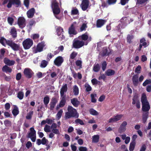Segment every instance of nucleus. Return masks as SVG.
<instances>
[{
	"mask_svg": "<svg viewBox=\"0 0 151 151\" xmlns=\"http://www.w3.org/2000/svg\"><path fill=\"white\" fill-rule=\"evenodd\" d=\"M47 64V62L45 60H43L41 62L40 67L42 68H45Z\"/></svg>",
	"mask_w": 151,
	"mask_h": 151,
	"instance_id": "49530a36",
	"label": "nucleus"
},
{
	"mask_svg": "<svg viewBox=\"0 0 151 151\" xmlns=\"http://www.w3.org/2000/svg\"><path fill=\"white\" fill-rule=\"evenodd\" d=\"M78 38L83 40H86V41L85 43L87 42L88 43L91 41L92 39L91 36L87 32H86L81 35L79 36Z\"/></svg>",
	"mask_w": 151,
	"mask_h": 151,
	"instance_id": "6e6552de",
	"label": "nucleus"
},
{
	"mask_svg": "<svg viewBox=\"0 0 151 151\" xmlns=\"http://www.w3.org/2000/svg\"><path fill=\"white\" fill-rule=\"evenodd\" d=\"M51 127L50 126L46 125L44 128V130L45 132H50L51 131Z\"/></svg>",
	"mask_w": 151,
	"mask_h": 151,
	"instance_id": "de8ad7c7",
	"label": "nucleus"
},
{
	"mask_svg": "<svg viewBox=\"0 0 151 151\" xmlns=\"http://www.w3.org/2000/svg\"><path fill=\"white\" fill-rule=\"evenodd\" d=\"M4 62L8 65L11 66L14 64L15 62L14 60H10L7 58H5L4 59Z\"/></svg>",
	"mask_w": 151,
	"mask_h": 151,
	"instance_id": "412c9836",
	"label": "nucleus"
},
{
	"mask_svg": "<svg viewBox=\"0 0 151 151\" xmlns=\"http://www.w3.org/2000/svg\"><path fill=\"white\" fill-rule=\"evenodd\" d=\"M88 0H83L80 6L83 10L85 11L88 8Z\"/></svg>",
	"mask_w": 151,
	"mask_h": 151,
	"instance_id": "4468645a",
	"label": "nucleus"
},
{
	"mask_svg": "<svg viewBox=\"0 0 151 151\" xmlns=\"http://www.w3.org/2000/svg\"><path fill=\"white\" fill-rule=\"evenodd\" d=\"M61 100L59 104V107H62L65 105V97H61Z\"/></svg>",
	"mask_w": 151,
	"mask_h": 151,
	"instance_id": "473e14b6",
	"label": "nucleus"
},
{
	"mask_svg": "<svg viewBox=\"0 0 151 151\" xmlns=\"http://www.w3.org/2000/svg\"><path fill=\"white\" fill-rule=\"evenodd\" d=\"M91 101L93 103H95L96 102V94H92L91 95Z\"/></svg>",
	"mask_w": 151,
	"mask_h": 151,
	"instance_id": "e433bc0d",
	"label": "nucleus"
},
{
	"mask_svg": "<svg viewBox=\"0 0 151 151\" xmlns=\"http://www.w3.org/2000/svg\"><path fill=\"white\" fill-rule=\"evenodd\" d=\"M133 104H136V106L137 108H140V104L139 100L138 99L137 96L136 95L134 96L132 102Z\"/></svg>",
	"mask_w": 151,
	"mask_h": 151,
	"instance_id": "6ab92c4d",
	"label": "nucleus"
},
{
	"mask_svg": "<svg viewBox=\"0 0 151 151\" xmlns=\"http://www.w3.org/2000/svg\"><path fill=\"white\" fill-rule=\"evenodd\" d=\"M99 136L98 135H94L92 137V142L93 143H97L99 140Z\"/></svg>",
	"mask_w": 151,
	"mask_h": 151,
	"instance_id": "bb28decb",
	"label": "nucleus"
},
{
	"mask_svg": "<svg viewBox=\"0 0 151 151\" xmlns=\"http://www.w3.org/2000/svg\"><path fill=\"white\" fill-rule=\"evenodd\" d=\"M88 43H85L82 40L80 41L76 39L73 41V47L76 48H79L82 47L84 45H86Z\"/></svg>",
	"mask_w": 151,
	"mask_h": 151,
	"instance_id": "20e7f679",
	"label": "nucleus"
},
{
	"mask_svg": "<svg viewBox=\"0 0 151 151\" xmlns=\"http://www.w3.org/2000/svg\"><path fill=\"white\" fill-rule=\"evenodd\" d=\"M24 73L25 76L28 78H30L33 75V73L32 70L29 68H26L24 69Z\"/></svg>",
	"mask_w": 151,
	"mask_h": 151,
	"instance_id": "ddd939ff",
	"label": "nucleus"
},
{
	"mask_svg": "<svg viewBox=\"0 0 151 151\" xmlns=\"http://www.w3.org/2000/svg\"><path fill=\"white\" fill-rule=\"evenodd\" d=\"M151 83V80L150 79H147L143 83V86H145L148 84Z\"/></svg>",
	"mask_w": 151,
	"mask_h": 151,
	"instance_id": "603ef678",
	"label": "nucleus"
},
{
	"mask_svg": "<svg viewBox=\"0 0 151 151\" xmlns=\"http://www.w3.org/2000/svg\"><path fill=\"white\" fill-rule=\"evenodd\" d=\"M10 41L8 40L7 41L4 38V37H1L0 40V42L2 44L3 46H5L6 44L8 45V42H10Z\"/></svg>",
	"mask_w": 151,
	"mask_h": 151,
	"instance_id": "c85d7f7f",
	"label": "nucleus"
},
{
	"mask_svg": "<svg viewBox=\"0 0 151 151\" xmlns=\"http://www.w3.org/2000/svg\"><path fill=\"white\" fill-rule=\"evenodd\" d=\"M33 41L29 38L25 40L22 43L25 49H29L33 45Z\"/></svg>",
	"mask_w": 151,
	"mask_h": 151,
	"instance_id": "423d86ee",
	"label": "nucleus"
},
{
	"mask_svg": "<svg viewBox=\"0 0 151 151\" xmlns=\"http://www.w3.org/2000/svg\"><path fill=\"white\" fill-rule=\"evenodd\" d=\"M68 112L66 113L65 117L66 119H69L71 117L78 118V114L75 109L71 106H69L68 108Z\"/></svg>",
	"mask_w": 151,
	"mask_h": 151,
	"instance_id": "7ed1b4c3",
	"label": "nucleus"
},
{
	"mask_svg": "<svg viewBox=\"0 0 151 151\" xmlns=\"http://www.w3.org/2000/svg\"><path fill=\"white\" fill-rule=\"evenodd\" d=\"M28 137L31 139L33 142H35L36 140V131L34 128L31 127L30 128V132L28 134Z\"/></svg>",
	"mask_w": 151,
	"mask_h": 151,
	"instance_id": "1a4fd4ad",
	"label": "nucleus"
},
{
	"mask_svg": "<svg viewBox=\"0 0 151 151\" xmlns=\"http://www.w3.org/2000/svg\"><path fill=\"white\" fill-rule=\"evenodd\" d=\"M127 125V122L126 121L123 122L119 129V132L120 133H121L126 131Z\"/></svg>",
	"mask_w": 151,
	"mask_h": 151,
	"instance_id": "2eb2a0df",
	"label": "nucleus"
},
{
	"mask_svg": "<svg viewBox=\"0 0 151 151\" xmlns=\"http://www.w3.org/2000/svg\"><path fill=\"white\" fill-rule=\"evenodd\" d=\"M51 7L55 17L58 19H60L61 17L57 16L60 12V10L58 3L55 0H52Z\"/></svg>",
	"mask_w": 151,
	"mask_h": 151,
	"instance_id": "f257e3e1",
	"label": "nucleus"
},
{
	"mask_svg": "<svg viewBox=\"0 0 151 151\" xmlns=\"http://www.w3.org/2000/svg\"><path fill=\"white\" fill-rule=\"evenodd\" d=\"M0 57H1H1L2 58L3 57V56H4V54L5 52V49H4V48L1 49L0 50Z\"/></svg>",
	"mask_w": 151,
	"mask_h": 151,
	"instance_id": "864d4df0",
	"label": "nucleus"
},
{
	"mask_svg": "<svg viewBox=\"0 0 151 151\" xmlns=\"http://www.w3.org/2000/svg\"><path fill=\"white\" fill-rule=\"evenodd\" d=\"M116 0H108L107 3L109 5L113 4H115Z\"/></svg>",
	"mask_w": 151,
	"mask_h": 151,
	"instance_id": "13d9d810",
	"label": "nucleus"
},
{
	"mask_svg": "<svg viewBox=\"0 0 151 151\" xmlns=\"http://www.w3.org/2000/svg\"><path fill=\"white\" fill-rule=\"evenodd\" d=\"M107 50L106 49H104L101 54L102 56H104L108 55V54L107 53Z\"/></svg>",
	"mask_w": 151,
	"mask_h": 151,
	"instance_id": "bf43d9fd",
	"label": "nucleus"
},
{
	"mask_svg": "<svg viewBox=\"0 0 151 151\" xmlns=\"http://www.w3.org/2000/svg\"><path fill=\"white\" fill-rule=\"evenodd\" d=\"M25 19L23 17H20L18 19V24L19 27L23 28L25 26Z\"/></svg>",
	"mask_w": 151,
	"mask_h": 151,
	"instance_id": "dca6fc26",
	"label": "nucleus"
},
{
	"mask_svg": "<svg viewBox=\"0 0 151 151\" xmlns=\"http://www.w3.org/2000/svg\"><path fill=\"white\" fill-rule=\"evenodd\" d=\"M71 101L73 105L75 107L78 106L80 103L77 99L76 98L71 99Z\"/></svg>",
	"mask_w": 151,
	"mask_h": 151,
	"instance_id": "a878e982",
	"label": "nucleus"
},
{
	"mask_svg": "<svg viewBox=\"0 0 151 151\" xmlns=\"http://www.w3.org/2000/svg\"><path fill=\"white\" fill-rule=\"evenodd\" d=\"M8 45L10 46L14 51H17L19 50L20 46L19 44H17L12 41L8 42Z\"/></svg>",
	"mask_w": 151,
	"mask_h": 151,
	"instance_id": "9b49d317",
	"label": "nucleus"
},
{
	"mask_svg": "<svg viewBox=\"0 0 151 151\" xmlns=\"http://www.w3.org/2000/svg\"><path fill=\"white\" fill-rule=\"evenodd\" d=\"M85 87L86 88V91H90L91 90V87L88 84H86L85 85Z\"/></svg>",
	"mask_w": 151,
	"mask_h": 151,
	"instance_id": "5fc2aeb1",
	"label": "nucleus"
},
{
	"mask_svg": "<svg viewBox=\"0 0 151 151\" xmlns=\"http://www.w3.org/2000/svg\"><path fill=\"white\" fill-rule=\"evenodd\" d=\"M21 4L20 0H9L7 5L8 8H11L12 5H15L16 7L20 5Z\"/></svg>",
	"mask_w": 151,
	"mask_h": 151,
	"instance_id": "9d476101",
	"label": "nucleus"
},
{
	"mask_svg": "<svg viewBox=\"0 0 151 151\" xmlns=\"http://www.w3.org/2000/svg\"><path fill=\"white\" fill-rule=\"evenodd\" d=\"M138 77L137 75L133 76L132 78V82L133 84L135 86H137L138 83Z\"/></svg>",
	"mask_w": 151,
	"mask_h": 151,
	"instance_id": "b1692460",
	"label": "nucleus"
},
{
	"mask_svg": "<svg viewBox=\"0 0 151 151\" xmlns=\"http://www.w3.org/2000/svg\"><path fill=\"white\" fill-rule=\"evenodd\" d=\"M100 69V66L99 64H95L93 68V70L94 71L97 72Z\"/></svg>",
	"mask_w": 151,
	"mask_h": 151,
	"instance_id": "a19ab883",
	"label": "nucleus"
},
{
	"mask_svg": "<svg viewBox=\"0 0 151 151\" xmlns=\"http://www.w3.org/2000/svg\"><path fill=\"white\" fill-rule=\"evenodd\" d=\"M2 70L3 71L6 73L11 72L12 71V69L9 67L7 65H5L2 68Z\"/></svg>",
	"mask_w": 151,
	"mask_h": 151,
	"instance_id": "7c9ffc66",
	"label": "nucleus"
},
{
	"mask_svg": "<svg viewBox=\"0 0 151 151\" xmlns=\"http://www.w3.org/2000/svg\"><path fill=\"white\" fill-rule=\"evenodd\" d=\"M107 63L106 61H104L102 64V68L103 71H104L106 69Z\"/></svg>",
	"mask_w": 151,
	"mask_h": 151,
	"instance_id": "6e6d98bb",
	"label": "nucleus"
},
{
	"mask_svg": "<svg viewBox=\"0 0 151 151\" xmlns=\"http://www.w3.org/2000/svg\"><path fill=\"white\" fill-rule=\"evenodd\" d=\"M89 111L90 114L92 115H97L99 114L98 113L93 109H91L89 110Z\"/></svg>",
	"mask_w": 151,
	"mask_h": 151,
	"instance_id": "4c0bfd02",
	"label": "nucleus"
},
{
	"mask_svg": "<svg viewBox=\"0 0 151 151\" xmlns=\"http://www.w3.org/2000/svg\"><path fill=\"white\" fill-rule=\"evenodd\" d=\"M140 42L141 44L143 46L145 47L147 45V43L145 42V40L144 38H142L140 40Z\"/></svg>",
	"mask_w": 151,
	"mask_h": 151,
	"instance_id": "8fccbe9b",
	"label": "nucleus"
},
{
	"mask_svg": "<svg viewBox=\"0 0 151 151\" xmlns=\"http://www.w3.org/2000/svg\"><path fill=\"white\" fill-rule=\"evenodd\" d=\"M75 122L77 124H79L81 125H83L84 124V123L83 121L80 119H77L75 121Z\"/></svg>",
	"mask_w": 151,
	"mask_h": 151,
	"instance_id": "4d7b16f0",
	"label": "nucleus"
},
{
	"mask_svg": "<svg viewBox=\"0 0 151 151\" xmlns=\"http://www.w3.org/2000/svg\"><path fill=\"white\" fill-rule=\"evenodd\" d=\"M73 92L75 95H77L79 93V89L78 87L75 85L73 88Z\"/></svg>",
	"mask_w": 151,
	"mask_h": 151,
	"instance_id": "2f4dec72",
	"label": "nucleus"
},
{
	"mask_svg": "<svg viewBox=\"0 0 151 151\" xmlns=\"http://www.w3.org/2000/svg\"><path fill=\"white\" fill-rule=\"evenodd\" d=\"M133 21L132 19H130L129 18L126 17H123L120 20V22L122 24H127L132 22Z\"/></svg>",
	"mask_w": 151,
	"mask_h": 151,
	"instance_id": "a211bd4d",
	"label": "nucleus"
},
{
	"mask_svg": "<svg viewBox=\"0 0 151 151\" xmlns=\"http://www.w3.org/2000/svg\"><path fill=\"white\" fill-rule=\"evenodd\" d=\"M33 114V111H31L28 113L27 116H26V118L27 119H31L32 116Z\"/></svg>",
	"mask_w": 151,
	"mask_h": 151,
	"instance_id": "a18cd8bd",
	"label": "nucleus"
},
{
	"mask_svg": "<svg viewBox=\"0 0 151 151\" xmlns=\"http://www.w3.org/2000/svg\"><path fill=\"white\" fill-rule=\"evenodd\" d=\"M122 116V115H117L114 116L113 117L110 118L108 122L109 123H111L116 122L119 120Z\"/></svg>",
	"mask_w": 151,
	"mask_h": 151,
	"instance_id": "f3484780",
	"label": "nucleus"
},
{
	"mask_svg": "<svg viewBox=\"0 0 151 151\" xmlns=\"http://www.w3.org/2000/svg\"><path fill=\"white\" fill-rule=\"evenodd\" d=\"M46 45L44 42L39 43L37 46L36 48L33 49V52L34 53H36L38 52H40L43 50L44 47Z\"/></svg>",
	"mask_w": 151,
	"mask_h": 151,
	"instance_id": "0eeeda50",
	"label": "nucleus"
},
{
	"mask_svg": "<svg viewBox=\"0 0 151 151\" xmlns=\"http://www.w3.org/2000/svg\"><path fill=\"white\" fill-rule=\"evenodd\" d=\"M80 151H87V148L86 147H80L79 148Z\"/></svg>",
	"mask_w": 151,
	"mask_h": 151,
	"instance_id": "0e129e2a",
	"label": "nucleus"
},
{
	"mask_svg": "<svg viewBox=\"0 0 151 151\" xmlns=\"http://www.w3.org/2000/svg\"><path fill=\"white\" fill-rule=\"evenodd\" d=\"M115 73V71L111 69H108L105 72V74L107 76L113 75Z\"/></svg>",
	"mask_w": 151,
	"mask_h": 151,
	"instance_id": "c756f323",
	"label": "nucleus"
},
{
	"mask_svg": "<svg viewBox=\"0 0 151 151\" xmlns=\"http://www.w3.org/2000/svg\"><path fill=\"white\" fill-rule=\"evenodd\" d=\"M67 90V86L66 84L63 86L61 89L60 93L61 97H65V96L64 95V93L66 92Z\"/></svg>",
	"mask_w": 151,
	"mask_h": 151,
	"instance_id": "aec40b11",
	"label": "nucleus"
},
{
	"mask_svg": "<svg viewBox=\"0 0 151 151\" xmlns=\"http://www.w3.org/2000/svg\"><path fill=\"white\" fill-rule=\"evenodd\" d=\"M4 124L6 126H9L11 125V122L8 120H6L4 122Z\"/></svg>",
	"mask_w": 151,
	"mask_h": 151,
	"instance_id": "680f3d73",
	"label": "nucleus"
},
{
	"mask_svg": "<svg viewBox=\"0 0 151 151\" xmlns=\"http://www.w3.org/2000/svg\"><path fill=\"white\" fill-rule=\"evenodd\" d=\"M24 93L22 91H19L18 93L17 97L20 100L23 99L24 97Z\"/></svg>",
	"mask_w": 151,
	"mask_h": 151,
	"instance_id": "c03bdc74",
	"label": "nucleus"
},
{
	"mask_svg": "<svg viewBox=\"0 0 151 151\" xmlns=\"http://www.w3.org/2000/svg\"><path fill=\"white\" fill-rule=\"evenodd\" d=\"M39 37V35L38 34H34L32 35L31 36V37L34 40L37 39Z\"/></svg>",
	"mask_w": 151,
	"mask_h": 151,
	"instance_id": "e2e57ef3",
	"label": "nucleus"
},
{
	"mask_svg": "<svg viewBox=\"0 0 151 151\" xmlns=\"http://www.w3.org/2000/svg\"><path fill=\"white\" fill-rule=\"evenodd\" d=\"M35 12V9L32 8L28 11L27 13V17L29 18H32L34 16Z\"/></svg>",
	"mask_w": 151,
	"mask_h": 151,
	"instance_id": "4be33fe9",
	"label": "nucleus"
},
{
	"mask_svg": "<svg viewBox=\"0 0 151 151\" xmlns=\"http://www.w3.org/2000/svg\"><path fill=\"white\" fill-rule=\"evenodd\" d=\"M71 13L72 14L76 15L78 14V11L77 9L73 8L71 10Z\"/></svg>",
	"mask_w": 151,
	"mask_h": 151,
	"instance_id": "09e8293b",
	"label": "nucleus"
},
{
	"mask_svg": "<svg viewBox=\"0 0 151 151\" xmlns=\"http://www.w3.org/2000/svg\"><path fill=\"white\" fill-rule=\"evenodd\" d=\"M87 27L86 25L85 24H83L80 27V31L81 32L83 31L84 30H85L86 28Z\"/></svg>",
	"mask_w": 151,
	"mask_h": 151,
	"instance_id": "3c124183",
	"label": "nucleus"
},
{
	"mask_svg": "<svg viewBox=\"0 0 151 151\" xmlns=\"http://www.w3.org/2000/svg\"><path fill=\"white\" fill-rule=\"evenodd\" d=\"M50 99L48 96H46L44 98L43 101L44 104L47 107L48 104L49 102Z\"/></svg>",
	"mask_w": 151,
	"mask_h": 151,
	"instance_id": "72a5a7b5",
	"label": "nucleus"
},
{
	"mask_svg": "<svg viewBox=\"0 0 151 151\" xmlns=\"http://www.w3.org/2000/svg\"><path fill=\"white\" fill-rule=\"evenodd\" d=\"M12 113L14 116H16L19 113L18 108L16 107H14L12 111Z\"/></svg>",
	"mask_w": 151,
	"mask_h": 151,
	"instance_id": "79ce46f5",
	"label": "nucleus"
},
{
	"mask_svg": "<svg viewBox=\"0 0 151 151\" xmlns=\"http://www.w3.org/2000/svg\"><path fill=\"white\" fill-rule=\"evenodd\" d=\"M77 23L76 22H73L69 27L68 29V33L70 36L72 37L73 35H76L77 32L75 29V27Z\"/></svg>",
	"mask_w": 151,
	"mask_h": 151,
	"instance_id": "39448f33",
	"label": "nucleus"
},
{
	"mask_svg": "<svg viewBox=\"0 0 151 151\" xmlns=\"http://www.w3.org/2000/svg\"><path fill=\"white\" fill-rule=\"evenodd\" d=\"M63 61V58L61 56H59L55 59L54 60V63L56 65L59 66L61 65Z\"/></svg>",
	"mask_w": 151,
	"mask_h": 151,
	"instance_id": "f8f14e48",
	"label": "nucleus"
},
{
	"mask_svg": "<svg viewBox=\"0 0 151 151\" xmlns=\"http://www.w3.org/2000/svg\"><path fill=\"white\" fill-rule=\"evenodd\" d=\"M82 61L81 60H77L76 62V65L79 68H82Z\"/></svg>",
	"mask_w": 151,
	"mask_h": 151,
	"instance_id": "37998d69",
	"label": "nucleus"
},
{
	"mask_svg": "<svg viewBox=\"0 0 151 151\" xmlns=\"http://www.w3.org/2000/svg\"><path fill=\"white\" fill-rule=\"evenodd\" d=\"M4 107L5 109L6 110H8L10 108V104L9 103H6Z\"/></svg>",
	"mask_w": 151,
	"mask_h": 151,
	"instance_id": "338daca9",
	"label": "nucleus"
},
{
	"mask_svg": "<svg viewBox=\"0 0 151 151\" xmlns=\"http://www.w3.org/2000/svg\"><path fill=\"white\" fill-rule=\"evenodd\" d=\"M29 0H24V4L25 6L28 8L29 6Z\"/></svg>",
	"mask_w": 151,
	"mask_h": 151,
	"instance_id": "774afa93",
	"label": "nucleus"
},
{
	"mask_svg": "<svg viewBox=\"0 0 151 151\" xmlns=\"http://www.w3.org/2000/svg\"><path fill=\"white\" fill-rule=\"evenodd\" d=\"M135 142H132L130 144L129 150L130 151H133L135 147Z\"/></svg>",
	"mask_w": 151,
	"mask_h": 151,
	"instance_id": "c9c22d12",
	"label": "nucleus"
},
{
	"mask_svg": "<svg viewBox=\"0 0 151 151\" xmlns=\"http://www.w3.org/2000/svg\"><path fill=\"white\" fill-rule=\"evenodd\" d=\"M63 111L62 110H60L57 113L56 115V118L57 120L60 119L62 115Z\"/></svg>",
	"mask_w": 151,
	"mask_h": 151,
	"instance_id": "ea45409f",
	"label": "nucleus"
},
{
	"mask_svg": "<svg viewBox=\"0 0 151 151\" xmlns=\"http://www.w3.org/2000/svg\"><path fill=\"white\" fill-rule=\"evenodd\" d=\"M56 32L58 36L62 35L63 37L62 38L64 37L62 35L63 32V29L61 27H58L56 30Z\"/></svg>",
	"mask_w": 151,
	"mask_h": 151,
	"instance_id": "cd10ccee",
	"label": "nucleus"
},
{
	"mask_svg": "<svg viewBox=\"0 0 151 151\" xmlns=\"http://www.w3.org/2000/svg\"><path fill=\"white\" fill-rule=\"evenodd\" d=\"M141 68L140 66L138 65L135 69V72L138 73H140Z\"/></svg>",
	"mask_w": 151,
	"mask_h": 151,
	"instance_id": "052dcab7",
	"label": "nucleus"
},
{
	"mask_svg": "<svg viewBox=\"0 0 151 151\" xmlns=\"http://www.w3.org/2000/svg\"><path fill=\"white\" fill-rule=\"evenodd\" d=\"M8 21L9 24L11 25H12L13 21V19L12 18L8 17Z\"/></svg>",
	"mask_w": 151,
	"mask_h": 151,
	"instance_id": "69168bd1",
	"label": "nucleus"
},
{
	"mask_svg": "<svg viewBox=\"0 0 151 151\" xmlns=\"http://www.w3.org/2000/svg\"><path fill=\"white\" fill-rule=\"evenodd\" d=\"M106 22V21L103 19H99L97 21L96 26L97 27H100Z\"/></svg>",
	"mask_w": 151,
	"mask_h": 151,
	"instance_id": "393cba45",
	"label": "nucleus"
},
{
	"mask_svg": "<svg viewBox=\"0 0 151 151\" xmlns=\"http://www.w3.org/2000/svg\"><path fill=\"white\" fill-rule=\"evenodd\" d=\"M148 115V112H146L143 113V121L144 123L145 122L147 121Z\"/></svg>",
	"mask_w": 151,
	"mask_h": 151,
	"instance_id": "58836bf2",
	"label": "nucleus"
},
{
	"mask_svg": "<svg viewBox=\"0 0 151 151\" xmlns=\"http://www.w3.org/2000/svg\"><path fill=\"white\" fill-rule=\"evenodd\" d=\"M141 101L142 103V111L145 112L148 111L150 109V106L147 100L146 96L145 93L142 94Z\"/></svg>",
	"mask_w": 151,
	"mask_h": 151,
	"instance_id": "f03ea898",
	"label": "nucleus"
},
{
	"mask_svg": "<svg viewBox=\"0 0 151 151\" xmlns=\"http://www.w3.org/2000/svg\"><path fill=\"white\" fill-rule=\"evenodd\" d=\"M10 32L13 37H16L17 32L16 29L15 28L13 27L11 28Z\"/></svg>",
	"mask_w": 151,
	"mask_h": 151,
	"instance_id": "f704fd0d",
	"label": "nucleus"
},
{
	"mask_svg": "<svg viewBox=\"0 0 151 151\" xmlns=\"http://www.w3.org/2000/svg\"><path fill=\"white\" fill-rule=\"evenodd\" d=\"M77 53L75 52H73L70 55L69 61L70 62V64H72L73 62L74 61L73 59L75 58L77 56Z\"/></svg>",
	"mask_w": 151,
	"mask_h": 151,
	"instance_id": "5701e85b",
	"label": "nucleus"
}]
</instances>
